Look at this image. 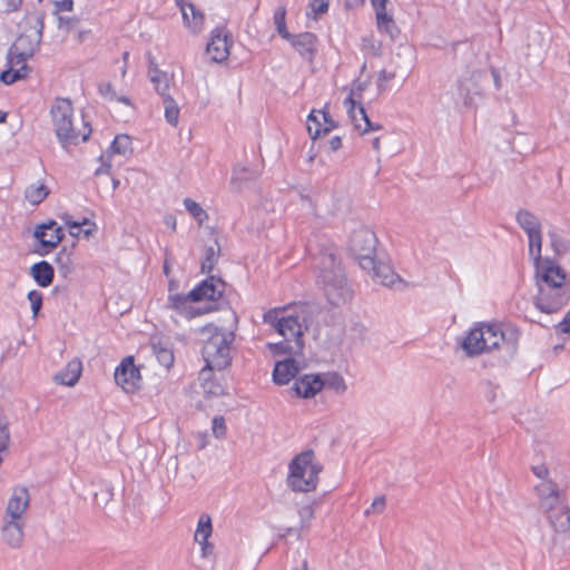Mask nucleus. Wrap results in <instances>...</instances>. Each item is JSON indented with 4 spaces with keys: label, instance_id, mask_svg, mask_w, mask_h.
Here are the masks:
<instances>
[{
    "label": "nucleus",
    "instance_id": "obj_1",
    "mask_svg": "<svg viewBox=\"0 0 570 570\" xmlns=\"http://www.w3.org/2000/svg\"><path fill=\"white\" fill-rule=\"evenodd\" d=\"M45 13L40 11L29 12L23 21V31L16 39L9 49V66L10 68L2 71L0 80L6 85L27 77L29 68L26 61L31 58L40 46L42 31H43Z\"/></svg>",
    "mask_w": 570,
    "mask_h": 570
},
{
    "label": "nucleus",
    "instance_id": "obj_2",
    "mask_svg": "<svg viewBox=\"0 0 570 570\" xmlns=\"http://www.w3.org/2000/svg\"><path fill=\"white\" fill-rule=\"evenodd\" d=\"M519 343V332L511 326L494 322L475 323L461 341V347L466 356L475 357L494 351L508 355L515 352Z\"/></svg>",
    "mask_w": 570,
    "mask_h": 570
},
{
    "label": "nucleus",
    "instance_id": "obj_3",
    "mask_svg": "<svg viewBox=\"0 0 570 570\" xmlns=\"http://www.w3.org/2000/svg\"><path fill=\"white\" fill-rule=\"evenodd\" d=\"M316 283L331 305L340 306L348 302L352 291L336 248L327 246L314 256Z\"/></svg>",
    "mask_w": 570,
    "mask_h": 570
},
{
    "label": "nucleus",
    "instance_id": "obj_4",
    "mask_svg": "<svg viewBox=\"0 0 570 570\" xmlns=\"http://www.w3.org/2000/svg\"><path fill=\"white\" fill-rule=\"evenodd\" d=\"M263 318L266 324L285 338L283 342L267 344L274 355L296 354L302 350V336L306 328L305 317L302 314H293L286 309L275 308L265 313Z\"/></svg>",
    "mask_w": 570,
    "mask_h": 570
},
{
    "label": "nucleus",
    "instance_id": "obj_5",
    "mask_svg": "<svg viewBox=\"0 0 570 570\" xmlns=\"http://www.w3.org/2000/svg\"><path fill=\"white\" fill-rule=\"evenodd\" d=\"M50 115L56 137L63 148L68 145H76L80 140H88L91 128L83 119H81V128L75 124L73 107L69 99H56L51 106Z\"/></svg>",
    "mask_w": 570,
    "mask_h": 570
},
{
    "label": "nucleus",
    "instance_id": "obj_6",
    "mask_svg": "<svg viewBox=\"0 0 570 570\" xmlns=\"http://www.w3.org/2000/svg\"><path fill=\"white\" fill-rule=\"evenodd\" d=\"M323 466L312 450L295 455L288 463L287 487L294 492L307 493L316 490Z\"/></svg>",
    "mask_w": 570,
    "mask_h": 570
},
{
    "label": "nucleus",
    "instance_id": "obj_7",
    "mask_svg": "<svg viewBox=\"0 0 570 570\" xmlns=\"http://www.w3.org/2000/svg\"><path fill=\"white\" fill-rule=\"evenodd\" d=\"M224 291V283L219 278L208 277L188 294L171 293L167 298V306L177 314L193 318L200 314L191 304L195 302L219 298Z\"/></svg>",
    "mask_w": 570,
    "mask_h": 570
},
{
    "label": "nucleus",
    "instance_id": "obj_8",
    "mask_svg": "<svg viewBox=\"0 0 570 570\" xmlns=\"http://www.w3.org/2000/svg\"><path fill=\"white\" fill-rule=\"evenodd\" d=\"M205 336L203 345V357L206 367L209 370H223L230 362V344L234 341V333L207 325L202 328Z\"/></svg>",
    "mask_w": 570,
    "mask_h": 570
},
{
    "label": "nucleus",
    "instance_id": "obj_9",
    "mask_svg": "<svg viewBox=\"0 0 570 570\" xmlns=\"http://www.w3.org/2000/svg\"><path fill=\"white\" fill-rule=\"evenodd\" d=\"M377 239L367 227H360L350 236L348 249L357 259L361 267H373V257L376 255Z\"/></svg>",
    "mask_w": 570,
    "mask_h": 570
},
{
    "label": "nucleus",
    "instance_id": "obj_10",
    "mask_svg": "<svg viewBox=\"0 0 570 570\" xmlns=\"http://www.w3.org/2000/svg\"><path fill=\"white\" fill-rule=\"evenodd\" d=\"M534 306L544 314L560 312L570 302V286L537 288Z\"/></svg>",
    "mask_w": 570,
    "mask_h": 570
},
{
    "label": "nucleus",
    "instance_id": "obj_11",
    "mask_svg": "<svg viewBox=\"0 0 570 570\" xmlns=\"http://www.w3.org/2000/svg\"><path fill=\"white\" fill-rule=\"evenodd\" d=\"M534 281L537 288L569 286L566 271L549 257L534 266Z\"/></svg>",
    "mask_w": 570,
    "mask_h": 570
},
{
    "label": "nucleus",
    "instance_id": "obj_12",
    "mask_svg": "<svg viewBox=\"0 0 570 570\" xmlns=\"http://www.w3.org/2000/svg\"><path fill=\"white\" fill-rule=\"evenodd\" d=\"M131 154L132 146L130 137L127 135H117L109 149L100 156V166L95 170V175L99 176L102 174H109L112 167L114 156H121L126 158Z\"/></svg>",
    "mask_w": 570,
    "mask_h": 570
},
{
    "label": "nucleus",
    "instance_id": "obj_13",
    "mask_svg": "<svg viewBox=\"0 0 570 570\" xmlns=\"http://www.w3.org/2000/svg\"><path fill=\"white\" fill-rule=\"evenodd\" d=\"M30 494L24 487H16L6 504L1 519L26 521Z\"/></svg>",
    "mask_w": 570,
    "mask_h": 570
},
{
    "label": "nucleus",
    "instance_id": "obj_14",
    "mask_svg": "<svg viewBox=\"0 0 570 570\" xmlns=\"http://www.w3.org/2000/svg\"><path fill=\"white\" fill-rule=\"evenodd\" d=\"M115 381L126 392H134L138 389L140 374L134 365L132 357H126L115 371Z\"/></svg>",
    "mask_w": 570,
    "mask_h": 570
},
{
    "label": "nucleus",
    "instance_id": "obj_15",
    "mask_svg": "<svg viewBox=\"0 0 570 570\" xmlns=\"http://www.w3.org/2000/svg\"><path fill=\"white\" fill-rule=\"evenodd\" d=\"M355 90L351 89L348 97L345 99L344 105L347 109V114L351 118L354 127L361 131V134H365L368 130H377L381 128L380 125H373L365 112L363 106H358L356 108V100L354 99Z\"/></svg>",
    "mask_w": 570,
    "mask_h": 570
},
{
    "label": "nucleus",
    "instance_id": "obj_16",
    "mask_svg": "<svg viewBox=\"0 0 570 570\" xmlns=\"http://www.w3.org/2000/svg\"><path fill=\"white\" fill-rule=\"evenodd\" d=\"M26 521L1 519V540L11 549H19L24 541Z\"/></svg>",
    "mask_w": 570,
    "mask_h": 570
},
{
    "label": "nucleus",
    "instance_id": "obj_17",
    "mask_svg": "<svg viewBox=\"0 0 570 570\" xmlns=\"http://www.w3.org/2000/svg\"><path fill=\"white\" fill-rule=\"evenodd\" d=\"M230 40L228 35L222 28H216L210 41L207 45L206 51L210 59L215 62L225 61L229 56Z\"/></svg>",
    "mask_w": 570,
    "mask_h": 570
},
{
    "label": "nucleus",
    "instance_id": "obj_18",
    "mask_svg": "<svg viewBox=\"0 0 570 570\" xmlns=\"http://www.w3.org/2000/svg\"><path fill=\"white\" fill-rule=\"evenodd\" d=\"M35 237L46 248L43 254H47L61 242L63 234L61 227L56 222L49 220L36 228Z\"/></svg>",
    "mask_w": 570,
    "mask_h": 570
},
{
    "label": "nucleus",
    "instance_id": "obj_19",
    "mask_svg": "<svg viewBox=\"0 0 570 570\" xmlns=\"http://www.w3.org/2000/svg\"><path fill=\"white\" fill-rule=\"evenodd\" d=\"M551 527L560 533L570 531V508L563 500L544 510Z\"/></svg>",
    "mask_w": 570,
    "mask_h": 570
},
{
    "label": "nucleus",
    "instance_id": "obj_20",
    "mask_svg": "<svg viewBox=\"0 0 570 570\" xmlns=\"http://www.w3.org/2000/svg\"><path fill=\"white\" fill-rule=\"evenodd\" d=\"M373 267L362 268L370 273L374 282L384 286H392L400 279L399 275L393 271V268L387 263L380 259L377 255L373 257Z\"/></svg>",
    "mask_w": 570,
    "mask_h": 570
},
{
    "label": "nucleus",
    "instance_id": "obj_21",
    "mask_svg": "<svg viewBox=\"0 0 570 570\" xmlns=\"http://www.w3.org/2000/svg\"><path fill=\"white\" fill-rule=\"evenodd\" d=\"M534 490L539 498V504L543 511L564 500L558 484L552 480L539 482Z\"/></svg>",
    "mask_w": 570,
    "mask_h": 570
},
{
    "label": "nucleus",
    "instance_id": "obj_22",
    "mask_svg": "<svg viewBox=\"0 0 570 570\" xmlns=\"http://www.w3.org/2000/svg\"><path fill=\"white\" fill-rule=\"evenodd\" d=\"M180 9L185 27L194 35H199L204 29L205 17L202 10L190 2L177 4Z\"/></svg>",
    "mask_w": 570,
    "mask_h": 570
},
{
    "label": "nucleus",
    "instance_id": "obj_23",
    "mask_svg": "<svg viewBox=\"0 0 570 570\" xmlns=\"http://www.w3.org/2000/svg\"><path fill=\"white\" fill-rule=\"evenodd\" d=\"M293 390L303 399L314 397L322 391L321 374H304L296 379Z\"/></svg>",
    "mask_w": 570,
    "mask_h": 570
},
{
    "label": "nucleus",
    "instance_id": "obj_24",
    "mask_svg": "<svg viewBox=\"0 0 570 570\" xmlns=\"http://www.w3.org/2000/svg\"><path fill=\"white\" fill-rule=\"evenodd\" d=\"M287 41L296 49L301 57L307 61H312L316 52V36L312 32H303L292 35Z\"/></svg>",
    "mask_w": 570,
    "mask_h": 570
},
{
    "label": "nucleus",
    "instance_id": "obj_25",
    "mask_svg": "<svg viewBox=\"0 0 570 570\" xmlns=\"http://www.w3.org/2000/svg\"><path fill=\"white\" fill-rule=\"evenodd\" d=\"M299 371V365L293 357L276 362L273 371V380L278 385L289 383Z\"/></svg>",
    "mask_w": 570,
    "mask_h": 570
},
{
    "label": "nucleus",
    "instance_id": "obj_26",
    "mask_svg": "<svg viewBox=\"0 0 570 570\" xmlns=\"http://www.w3.org/2000/svg\"><path fill=\"white\" fill-rule=\"evenodd\" d=\"M148 79L161 98L170 95L169 90L173 82V76L160 70L154 61H150L148 67Z\"/></svg>",
    "mask_w": 570,
    "mask_h": 570
},
{
    "label": "nucleus",
    "instance_id": "obj_27",
    "mask_svg": "<svg viewBox=\"0 0 570 570\" xmlns=\"http://www.w3.org/2000/svg\"><path fill=\"white\" fill-rule=\"evenodd\" d=\"M82 371L81 362L78 360L70 361L67 366L55 376V381L61 385L73 386Z\"/></svg>",
    "mask_w": 570,
    "mask_h": 570
},
{
    "label": "nucleus",
    "instance_id": "obj_28",
    "mask_svg": "<svg viewBox=\"0 0 570 570\" xmlns=\"http://www.w3.org/2000/svg\"><path fill=\"white\" fill-rule=\"evenodd\" d=\"M517 223L525 232L527 236L537 235L542 233L540 219L527 209H521L517 213Z\"/></svg>",
    "mask_w": 570,
    "mask_h": 570
},
{
    "label": "nucleus",
    "instance_id": "obj_29",
    "mask_svg": "<svg viewBox=\"0 0 570 570\" xmlns=\"http://www.w3.org/2000/svg\"><path fill=\"white\" fill-rule=\"evenodd\" d=\"M30 273L41 287L49 286L53 281V267L46 261L33 264L30 268Z\"/></svg>",
    "mask_w": 570,
    "mask_h": 570
},
{
    "label": "nucleus",
    "instance_id": "obj_30",
    "mask_svg": "<svg viewBox=\"0 0 570 570\" xmlns=\"http://www.w3.org/2000/svg\"><path fill=\"white\" fill-rule=\"evenodd\" d=\"M321 382L322 390L328 389L336 393L337 395L344 394L347 389L344 377L336 372L321 374Z\"/></svg>",
    "mask_w": 570,
    "mask_h": 570
},
{
    "label": "nucleus",
    "instance_id": "obj_31",
    "mask_svg": "<svg viewBox=\"0 0 570 570\" xmlns=\"http://www.w3.org/2000/svg\"><path fill=\"white\" fill-rule=\"evenodd\" d=\"M258 177V173L254 169H250L246 166L237 165L233 169L232 176V185L236 189H240L247 183L256 179Z\"/></svg>",
    "mask_w": 570,
    "mask_h": 570
},
{
    "label": "nucleus",
    "instance_id": "obj_32",
    "mask_svg": "<svg viewBox=\"0 0 570 570\" xmlns=\"http://www.w3.org/2000/svg\"><path fill=\"white\" fill-rule=\"evenodd\" d=\"M72 256V249L67 247H62L56 256V264L58 266L59 273L63 277H68L75 272V263Z\"/></svg>",
    "mask_w": 570,
    "mask_h": 570
},
{
    "label": "nucleus",
    "instance_id": "obj_33",
    "mask_svg": "<svg viewBox=\"0 0 570 570\" xmlns=\"http://www.w3.org/2000/svg\"><path fill=\"white\" fill-rule=\"evenodd\" d=\"M48 195L49 188L42 183L32 184L24 191V197L31 205H39Z\"/></svg>",
    "mask_w": 570,
    "mask_h": 570
},
{
    "label": "nucleus",
    "instance_id": "obj_34",
    "mask_svg": "<svg viewBox=\"0 0 570 570\" xmlns=\"http://www.w3.org/2000/svg\"><path fill=\"white\" fill-rule=\"evenodd\" d=\"M212 533H213L212 518L208 514L203 513L198 519L194 539L196 542H205V540L209 539Z\"/></svg>",
    "mask_w": 570,
    "mask_h": 570
},
{
    "label": "nucleus",
    "instance_id": "obj_35",
    "mask_svg": "<svg viewBox=\"0 0 570 570\" xmlns=\"http://www.w3.org/2000/svg\"><path fill=\"white\" fill-rule=\"evenodd\" d=\"M220 253V247L216 240L205 249V256L202 261V272L209 273L214 268Z\"/></svg>",
    "mask_w": 570,
    "mask_h": 570
},
{
    "label": "nucleus",
    "instance_id": "obj_36",
    "mask_svg": "<svg viewBox=\"0 0 570 570\" xmlns=\"http://www.w3.org/2000/svg\"><path fill=\"white\" fill-rule=\"evenodd\" d=\"M163 99V106L165 110L166 121L171 126H177L179 120V107L176 100L170 96H165Z\"/></svg>",
    "mask_w": 570,
    "mask_h": 570
},
{
    "label": "nucleus",
    "instance_id": "obj_37",
    "mask_svg": "<svg viewBox=\"0 0 570 570\" xmlns=\"http://www.w3.org/2000/svg\"><path fill=\"white\" fill-rule=\"evenodd\" d=\"M529 240V256L533 262V266L543 263L546 257H542V233L528 237Z\"/></svg>",
    "mask_w": 570,
    "mask_h": 570
},
{
    "label": "nucleus",
    "instance_id": "obj_38",
    "mask_svg": "<svg viewBox=\"0 0 570 570\" xmlns=\"http://www.w3.org/2000/svg\"><path fill=\"white\" fill-rule=\"evenodd\" d=\"M315 502L309 501L298 505L297 514L299 518L301 529H308L315 517Z\"/></svg>",
    "mask_w": 570,
    "mask_h": 570
},
{
    "label": "nucleus",
    "instance_id": "obj_39",
    "mask_svg": "<svg viewBox=\"0 0 570 570\" xmlns=\"http://www.w3.org/2000/svg\"><path fill=\"white\" fill-rule=\"evenodd\" d=\"M376 23L377 29L384 31L391 39H394L400 32L393 18L387 13H379V16H376Z\"/></svg>",
    "mask_w": 570,
    "mask_h": 570
},
{
    "label": "nucleus",
    "instance_id": "obj_40",
    "mask_svg": "<svg viewBox=\"0 0 570 570\" xmlns=\"http://www.w3.org/2000/svg\"><path fill=\"white\" fill-rule=\"evenodd\" d=\"M98 91L102 98L109 101L117 100L119 102L131 105L130 100L126 96H117L114 86L110 82H101L98 86Z\"/></svg>",
    "mask_w": 570,
    "mask_h": 570
},
{
    "label": "nucleus",
    "instance_id": "obj_41",
    "mask_svg": "<svg viewBox=\"0 0 570 570\" xmlns=\"http://www.w3.org/2000/svg\"><path fill=\"white\" fill-rule=\"evenodd\" d=\"M316 110H312L307 117V131L312 139H316L323 132V122Z\"/></svg>",
    "mask_w": 570,
    "mask_h": 570
},
{
    "label": "nucleus",
    "instance_id": "obj_42",
    "mask_svg": "<svg viewBox=\"0 0 570 570\" xmlns=\"http://www.w3.org/2000/svg\"><path fill=\"white\" fill-rule=\"evenodd\" d=\"M285 17H286L285 8L284 7L277 8L274 13V23H275L276 30L279 33V36L282 38H284L285 40H287L292 35L286 29Z\"/></svg>",
    "mask_w": 570,
    "mask_h": 570
},
{
    "label": "nucleus",
    "instance_id": "obj_43",
    "mask_svg": "<svg viewBox=\"0 0 570 570\" xmlns=\"http://www.w3.org/2000/svg\"><path fill=\"white\" fill-rule=\"evenodd\" d=\"M184 205L186 210L199 223L203 224L207 219L206 212L202 208V206L190 198H186L184 200Z\"/></svg>",
    "mask_w": 570,
    "mask_h": 570
},
{
    "label": "nucleus",
    "instance_id": "obj_44",
    "mask_svg": "<svg viewBox=\"0 0 570 570\" xmlns=\"http://www.w3.org/2000/svg\"><path fill=\"white\" fill-rule=\"evenodd\" d=\"M154 353L157 361L165 367L169 368L174 363V354L170 350L163 346H154Z\"/></svg>",
    "mask_w": 570,
    "mask_h": 570
},
{
    "label": "nucleus",
    "instance_id": "obj_45",
    "mask_svg": "<svg viewBox=\"0 0 570 570\" xmlns=\"http://www.w3.org/2000/svg\"><path fill=\"white\" fill-rule=\"evenodd\" d=\"M213 435L216 439H224L227 432L225 419L222 415H216L212 422Z\"/></svg>",
    "mask_w": 570,
    "mask_h": 570
},
{
    "label": "nucleus",
    "instance_id": "obj_46",
    "mask_svg": "<svg viewBox=\"0 0 570 570\" xmlns=\"http://www.w3.org/2000/svg\"><path fill=\"white\" fill-rule=\"evenodd\" d=\"M28 299L31 305L33 317H36L42 306V295L38 291H30L28 293Z\"/></svg>",
    "mask_w": 570,
    "mask_h": 570
},
{
    "label": "nucleus",
    "instance_id": "obj_47",
    "mask_svg": "<svg viewBox=\"0 0 570 570\" xmlns=\"http://www.w3.org/2000/svg\"><path fill=\"white\" fill-rule=\"evenodd\" d=\"M386 507V498L384 495L377 497L372 502L371 507L365 510V515H370L371 513H383Z\"/></svg>",
    "mask_w": 570,
    "mask_h": 570
},
{
    "label": "nucleus",
    "instance_id": "obj_48",
    "mask_svg": "<svg viewBox=\"0 0 570 570\" xmlns=\"http://www.w3.org/2000/svg\"><path fill=\"white\" fill-rule=\"evenodd\" d=\"M554 331L558 335L570 336V309L566 313L563 318L554 326Z\"/></svg>",
    "mask_w": 570,
    "mask_h": 570
},
{
    "label": "nucleus",
    "instance_id": "obj_49",
    "mask_svg": "<svg viewBox=\"0 0 570 570\" xmlns=\"http://www.w3.org/2000/svg\"><path fill=\"white\" fill-rule=\"evenodd\" d=\"M78 22L76 17H58V28L65 31L72 30Z\"/></svg>",
    "mask_w": 570,
    "mask_h": 570
},
{
    "label": "nucleus",
    "instance_id": "obj_50",
    "mask_svg": "<svg viewBox=\"0 0 570 570\" xmlns=\"http://www.w3.org/2000/svg\"><path fill=\"white\" fill-rule=\"evenodd\" d=\"M531 470L533 474L541 480L540 482L550 481V472L546 464L533 465Z\"/></svg>",
    "mask_w": 570,
    "mask_h": 570
},
{
    "label": "nucleus",
    "instance_id": "obj_51",
    "mask_svg": "<svg viewBox=\"0 0 570 570\" xmlns=\"http://www.w3.org/2000/svg\"><path fill=\"white\" fill-rule=\"evenodd\" d=\"M309 7L315 14L324 13L328 9V0H312Z\"/></svg>",
    "mask_w": 570,
    "mask_h": 570
},
{
    "label": "nucleus",
    "instance_id": "obj_52",
    "mask_svg": "<svg viewBox=\"0 0 570 570\" xmlns=\"http://www.w3.org/2000/svg\"><path fill=\"white\" fill-rule=\"evenodd\" d=\"M317 114L321 116V118L323 119V132L326 134L330 130H332L333 128H335V124L334 121L331 119L330 115L327 112H325L324 110H317Z\"/></svg>",
    "mask_w": 570,
    "mask_h": 570
},
{
    "label": "nucleus",
    "instance_id": "obj_53",
    "mask_svg": "<svg viewBox=\"0 0 570 570\" xmlns=\"http://www.w3.org/2000/svg\"><path fill=\"white\" fill-rule=\"evenodd\" d=\"M394 77H395L394 72H389L386 70H381L379 72V83H377L379 88L381 90H384L385 89L384 83L390 81V80H392V79H394Z\"/></svg>",
    "mask_w": 570,
    "mask_h": 570
},
{
    "label": "nucleus",
    "instance_id": "obj_54",
    "mask_svg": "<svg viewBox=\"0 0 570 570\" xmlns=\"http://www.w3.org/2000/svg\"><path fill=\"white\" fill-rule=\"evenodd\" d=\"M62 220L67 226H69L70 228H76V229H80L81 226L89 224V220L87 218H85L82 222H75L67 214L62 216Z\"/></svg>",
    "mask_w": 570,
    "mask_h": 570
},
{
    "label": "nucleus",
    "instance_id": "obj_55",
    "mask_svg": "<svg viewBox=\"0 0 570 570\" xmlns=\"http://www.w3.org/2000/svg\"><path fill=\"white\" fill-rule=\"evenodd\" d=\"M57 11H72L73 10V0H61L55 2Z\"/></svg>",
    "mask_w": 570,
    "mask_h": 570
},
{
    "label": "nucleus",
    "instance_id": "obj_56",
    "mask_svg": "<svg viewBox=\"0 0 570 570\" xmlns=\"http://www.w3.org/2000/svg\"><path fill=\"white\" fill-rule=\"evenodd\" d=\"M7 12L17 11L22 4V0H3Z\"/></svg>",
    "mask_w": 570,
    "mask_h": 570
},
{
    "label": "nucleus",
    "instance_id": "obj_57",
    "mask_svg": "<svg viewBox=\"0 0 570 570\" xmlns=\"http://www.w3.org/2000/svg\"><path fill=\"white\" fill-rule=\"evenodd\" d=\"M372 4L375 9V14L379 16V13H387L386 12V2L387 0H371Z\"/></svg>",
    "mask_w": 570,
    "mask_h": 570
},
{
    "label": "nucleus",
    "instance_id": "obj_58",
    "mask_svg": "<svg viewBox=\"0 0 570 570\" xmlns=\"http://www.w3.org/2000/svg\"><path fill=\"white\" fill-rule=\"evenodd\" d=\"M200 548H202V556L204 558H206L209 553H212L213 551V544L208 541V540H205V542H197Z\"/></svg>",
    "mask_w": 570,
    "mask_h": 570
},
{
    "label": "nucleus",
    "instance_id": "obj_59",
    "mask_svg": "<svg viewBox=\"0 0 570 570\" xmlns=\"http://www.w3.org/2000/svg\"><path fill=\"white\" fill-rule=\"evenodd\" d=\"M330 149L333 151L338 150L342 147V139L340 136H334L328 141Z\"/></svg>",
    "mask_w": 570,
    "mask_h": 570
},
{
    "label": "nucleus",
    "instance_id": "obj_60",
    "mask_svg": "<svg viewBox=\"0 0 570 570\" xmlns=\"http://www.w3.org/2000/svg\"><path fill=\"white\" fill-rule=\"evenodd\" d=\"M351 89L355 90L354 99L361 96V92L365 89V85L362 82H354Z\"/></svg>",
    "mask_w": 570,
    "mask_h": 570
},
{
    "label": "nucleus",
    "instance_id": "obj_61",
    "mask_svg": "<svg viewBox=\"0 0 570 570\" xmlns=\"http://www.w3.org/2000/svg\"><path fill=\"white\" fill-rule=\"evenodd\" d=\"M165 224L171 229H176V218L171 215L165 217Z\"/></svg>",
    "mask_w": 570,
    "mask_h": 570
},
{
    "label": "nucleus",
    "instance_id": "obj_62",
    "mask_svg": "<svg viewBox=\"0 0 570 570\" xmlns=\"http://www.w3.org/2000/svg\"><path fill=\"white\" fill-rule=\"evenodd\" d=\"M492 76H493L494 85L499 89L501 87L500 76L495 69H492Z\"/></svg>",
    "mask_w": 570,
    "mask_h": 570
},
{
    "label": "nucleus",
    "instance_id": "obj_63",
    "mask_svg": "<svg viewBox=\"0 0 570 570\" xmlns=\"http://www.w3.org/2000/svg\"><path fill=\"white\" fill-rule=\"evenodd\" d=\"M308 569V562L306 559H303L301 564L298 567L293 568L292 570H307Z\"/></svg>",
    "mask_w": 570,
    "mask_h": 570
},
{
    "label": "nucleus",
    "instance_id": "obj_64",
    "mask_svg": "<svg viewBox=\"0 0 570 570\" xmlns=\"http://www.w3.org/2000/svg\"><path fill=\"white\" fill-rule=\"evenodd\" d=\"M372 148L376 151L380 150L381 148V140H380V137H375L373 140H372Z\"/></svg>",
    "mask_w": 570,
    "mask_h": 570
}]
</instances>
